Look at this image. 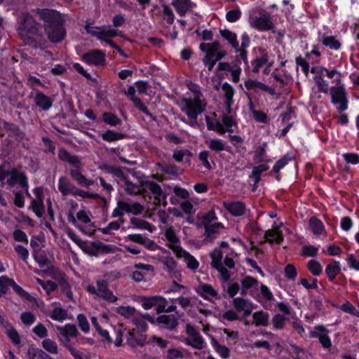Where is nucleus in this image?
Masks as SVG:
<instances>
[{
    "instance_id": "1",
    "label": "nucleus",
    "mask_w": 359,
    "mask_h": 359,
    "mask_svg": "<svg viewBox=\"0 0 359 359\" xmlns=\"http://www.w3.org/2000/svg\"><path fill=\"white\" fill-rule=\"evenodd\" d=\"M39 18L44 22L48 39L53 43L60 42L66 36L65 18L60 13L50 9H38Z\"/></svg>"
},
{
    "instance_id": "2",
    "label": "nucleus",
    "mask_w": 359,
    "mask_h": 359,
    "mask_svg": "<svg viewBox=\"0 0 359 359\" xmlns=\"http://www.w3.org/2000/svg\"><path fill=\"white\" fill-rule=\"evenodd\" d=\"M190 90L191 93L183 97L180 104L182 111L188 116L189 120L182 118V121L191 127H196L198 125V116L205 111L207 102L203 98L198 86H193Z\"/></svg>"
},
{
    "instance_id": "3",
    "label": "nucleus",
    "mask_w": 359,
    "mask_h": 359,
    "mask_svg": "<svg viewBox=\"0 0 359 359\" xmlns=\"http://www.w3.org/2000/svg\"><path fill=\"white\" fill-rule=\"evenodd\" d=\"M41 27L29 13H23L18 18L17 32L26 43L40 42L42 34Z\"/></svg>"
},
{
    "instance_id": "4",
    "label": "nucleus",
    "mask_w": 359,
    "mask_h": 359,
    "mask_svg": "<svg viewBox=\"0 0 359 359\" xmlns=\"http://www.w3.org/2000/svg\"><path fill=\"white\" fill-rule=\"evenodd\" d=\"M123 185L125 191L130 195L141 194L145 196L147 192L151 193L154 196V203L156 204L163 203L166 205V198L163 195L161 187L154 182L145 181L139 184H134L124 178Z\"/></svg>"
},
{
    "instance_id": "5",
    "label": "nucleus",
    "mask_w": 359,
    "mask_h": 359,
    "mask_svg": "<svg viewBox=\"0 0 359 359\" xmlns=\"http://www.w3.org/2000/svg\"><path fill=\"white\" fill-rule=\"evenodd\" d=\"M211 266L219 273V278L222 281H228L231 277L230 269L235 266L234 259L236 254L233 252H228L223 259V253L220 249L216 248L210 253Z\"/></svg>"
},
{
    "instance_id": "6",
    "label": "nucleus",
    "mask_w": 359,
    "mask_h": 359,
    "mask_svg": "<svg viewBox=\"0 0 359 359\" xmlns=\"http://www.w3.org/2000/svg\"><path fill=\"white\" fill-rule=\"evenodd\" d=\"M85 29L90 36L97 38L102 41H105L111 48L121 52V48L116 46L110 39L121 35V32L111 27V26L95 27L94 23L87 22Z\"/></svg>"
},
{
    "instance_id": "7",
    "label": "nucleus",
    "mask_w": 359,
    "mask_h": 359,
    "mask_svg": "<svg viewBox=\"0 0 359 359\" xmlns=\"http://www.w3.org/2000/svg\"><path fill=\"white\" fill-rule=\"evenodd\" d=\"M333 82L335 86L330 88L332 103L339 111H344L348 109V95L341 79H335Z\"/></svg>"
},
{
    "instance_id": "8",
    "label": "nucleus",
    "mask_w": 359,
    "mask_h": 359,
    "mask_svg": "<svg viewBox=\"0 0 359 359\" xmlns=\"http://www.w3.org/2000/svg\"><path fill=\"white\" fill-rule=\"evenodd\" d=\"M81 249L86 254L95 257L101 255L114 254L119 250L116 245L104 244L100 241L90 243L85 242Z\"/></svg>"
},
{
    "instance_id": "9",
    "label": "nucleus",
    "mask_w": 359,
    "mask_h": 359,
    "mask_svg": "<svg viewBox=\"0 0 359 359\" xmlns=\"http://www.w3.org/2000/svg\"><path fill=\"white\" fill-rule=\"evenodd\" d=\"M67 163L74 167V168L70 169L69 174L72 179L74 180L79 184L86 187H89L93 185L94 182L91 180L87 179L81 173L83 164L79 156L72 155Z\"/></svg>"
},
{
    "instance_id": "10",
    "label": "nucleus",
    "mask_w": 359,
    "mask_h": 359,
    "mask_svg": "<svg viewBox=\"0 0 359 359\" xmlns=\"http://www.w3.org/2000/svg\"><path fill=\"white\" fill-rule=\"evenodd\" d=\"M4 182L6 183L11 187L18 185L20 187L25 189L26 194L30 196L28 191V181L27 177L24 172L19 171L15 168H13L10 170L4 171Z\"/></svg>"
},
{
    "instance_id": "11",
    "label": "nucleus",
    "mask_w": 359,
    "mask_h": 359,
    "mask_svg": "<svg viewBox=\"0 0 359 359\" xmlns=\"http://www.w3.org/2000/svg\"><path fill=\"white\" fill-rule=\"evenodd\" d=\"M135 325L136 328L128 330L126 341L132 347L142 346L147 339L144 333L147 329V325L142 322Z\"/></svg>"
},
{
    "instance_id": "12",
    "label": "nucleus",
    "mask_w": 359,
    "mask_h": 359,
    "mask_svg": "<svg viewBox=\"0 0 359 359\" xmlns=\"http://www.w3.org/2000/svg\"><path fill=\"white\" fill-rule=\"evenodd\" d=\"M57 337L59 341L64 346H67L70 344L72 338L77 337L79 332L75 325L68 323L64 326H55Z\"/></svg>"
},
{
    "instance_id": "13",
    "label": "nucleus",
    "mask_w": 359,
    "mask_h": 359,
    "mask_svg": "<svg viewBox=\"0 0 359 359\" xmlns=\"http://www.w3.org/2000/svg\"><path fill=\"white\" fill-rule=\"evenodd\" d=\"M260 283L251 276H246L241 280V294L250 296L255 299H259V289Z\"/></svg>"
},
{
    "instance_id": "14",
    "label": "nucleus",
    "mask_w": 359,
    "mask_h": 359,
    "mask_svg": "<svg viewBox=\"0 0 359 359\" xmlns=\"http://www.w3.org/2000/svg\"><path fill=\"white\" fill-rule=\"evenodd\" d=\"M249 24L252 28L261 32L268 31L273 27L271 15L266 11L261 12L259 15L251 16Z\"/></svg>"
},
{
    "instance_id": "15",
    "label": "nucleus",
    "mask_w": 359,
    "mask_h": 359,
    "mask_svg": "<svg viewBox=\"0 0 359 359\" xmlns=\"http://www.w3.org/2000/svg\"><path fill=\"white\" fill-rule=\"evenodd\" d=\"M68 219L77 229H80L83 232H84L83 229V225L90 226L92 224L91 213L85 208H82L78 211L76 217L73 215V214L69 213L68 215Z\"/></svg>"
},
{
    "instance_id": "16",
    "label": "nucleus",
    "mask_w": 359,
    "mask_h": 359,
    "mask_svg": "<svg viewBox=\"0 0 359 359\" xmlns=\"http://www.w3.org/2000/svg\"><path fill=\"white\" fill-rule=\"evenodd\" d=\"M186 334L187 337L184 343L196 349H202L205 346V341L196 330L190 324L186 325Z\"/></svg>"
},
{
    "instance_id": "17",
    "label": "nucleus",
    "mask_w": 359,
    "mask_h": 359,
    "mask_svg": "<svg viewBox=\"0 0 359 359\" xmlns=\"http://www.w3.org/2000/svg\"><path fill=\"white\" fill-rule=\"evenodd\" d=\"M135 271H133L131 277L135 282L145 281L154 273V266L150 264L138 263L134 265Z\"/></svg>"
},
{
    "instance_id": "18",
    "label": "nucleus",
    "mask_w": 359,
    "mask_h": 359,
    "mask_svg": "<svg viewBox=\"0 0 359 359\" xmlns=\"http://www.w3.org/2000/svg\"><path fill=\"white\" fill-rule=\"evenodd\" d=\"M158 260L163 264L164 269L172 278H175L180 282L182 281V272L178 269L177 264L172 257L170 256L162 257Z\"/></svg>"
},
{
    "instance_id": "19",
    "label": "nucleus",
    "mask_w": 359,
    "mask_h": 359,
    "mask_svg": "<svg viewBox=\"0 0 359 359\" xmlns=\"http://www.w3.org/2000/svg\"><path fill=\"white\" fill-rule=\"evenodd\" d=\"M200 49L205 53V56L210 58L220 60L225 55L226 52L222 49L221 45L218 42L201 43Z\"/></svg>"
},
{
    "instance_id": "20",
    "label": "nucleus",
    "mask_w": 359,
    "mask_h": 359,
    "mask_svg": "<svg viewBox=\"0 0 359 359\" xmlns=\"http://www.w3.org/2000/svg\"><path fill=\"white\" fill-rule=\"evenodd\" d=\"M105 53L98 49L88 51L82 56V60L90 65L100 66L105 63Z\"/></svg>"
},
{
    "instance_id": "21",
    "label": "nucleus",
    "mask_w": 359,
    "mask_h": 359,
    "mask_svg": "<svg viewBox=\"0 0 359 359\" xmlns=\"http://www.w3.org/2000/svg\"><path fill=\"white\" fill-rule=\"evenodd\" d=\"M317 40L323 46L333 50H339L341 48V43L337 36H333L328 32L319 31L318 33Z\"/></svg>"
},
{
    "instance_id": "22",
    "label": "nucleus",
    "mask_w": 359,
    "mask_h": 359,
    "mask_svg": "<svg viewBox=\"0 0 359 359\" xmlns=\"http://www.w3.org/2000/svg\"><path fill=\"white\" fill-rule=\"evenodd\" d=\"M194 290L200 297L208 301L219 298L217 290L210 284L200 283L194 287Z\"/></svg>"
},
{
    "instance_id": "23",
    "label": "nucleus",
    "mask_w": 359,
    "mask_h": 359,
    "mask_svg": "<svg viewBox=\"0 0 359 359\" xmlns=\"http://www.w3.org/2000/svg\"><path fill=\"white\" fill-rule=\"evenodd\" d=\"M244 85L248 90H252L255 93L264 91L267 92L271 95H274L276 94V90L274 88H271L265 83H263L262 82L256 79H247L244 81Z\"/></svg>"
},
{
    "instance_id": "24",
    "label": "nucleus",
    "mask_w": 359,
    "mask_h": 359,
    "mask_svg": "<svg viewBox=\"0 0 359 359\" xmlns=\"http://www.w3.org/2000/svg\"><path fill=\"white\" fill-rule=\"evenodd\" d=\"M236 123L231 115L224 114L221 121H216V131L219 134L233 133Z\"/></svg>"
},
{
    "instance_id": "25",
    "label": "nucleus",
    "mask_w": 359,
    "mask_h": 359,
    "mask_svg": "<svg viewBox=\"0 0 359 359\" xmlns=\"http://www.w3.org/2000/svg\"><path fill=\"white\" fill-rule=\"evenodd\" d=\"M273 62L269 60V53L264 49H259V54L252 61V72L257 73L264 65L272 66Z\"/></svg>"
},
{
    "instance_id": "26",
    "label": "nucleus",
    "mask_w": 359,
    "mask_h": 359,
    "mask_svg": "<svg viewBox=\"0 0 359 359\" xmlns=\"http://www.w3.org/2000/svg\"><path fill=\"white\" fill-rule=\"evenodd\" d=\"M171 5L181 17L191 12L196 6V4L191 0H172Z\"/></svg>"
},
{
    "instance_id": "27",
    "label": "nucleus",
    "mask_w": 359,
    "mask_h": 359,
    "mask_svg": "<svg viewBox=\"0 0 359 359\" xmlns=\"http://www.w3.org/2000/svg\"><path fill=\"white\" fill-rule=\"evenodd\" d=\"M222 91L223 97L224 99V104L226 108V111L228 114H230L231 106L234 102L233 96L235 94V90L231 84L225 82L222 86Z\"/></svg>"
},
{
    "instance_id": "28",
    "label": "nucleus",
    "mask_w": 359,
    "mask_h": 359,
    "mask_svg": "<svg viewBox=\"0 0 359 359\" xmlns=\"http://www.w3.org/2000/svg\"><path fill=\"white\" fill-rule=\"evenodd\" d=\"M232 304L237 311H243L245 316H249L255 309V306L251 301L242 297L234 298Z\"/></svg>"
},
{
    "instance_id": "29",
    "label": "nucleus",
    "mask_w": 359,
    "mask_h": 359,
    "mask_svg": "<svg viewBox=\"0 0 359 359\" xmlns=\"http://www.w3.org/2000/svg\"><path fill=\"white\" fill-rule=\"evenodd\" d=\"M224 208L235 217L243 215L247 210L245 204L241 201H224Z\"/></svg>"
},
{
    "instance_id": "30",
    "label": "nucleus",
    "mask_w": 359,
    "mask_h": 359,
    "mask_svg": "<svg viewBox=\"0 0 359 359\" xmlns=\"http://www.w3.org/2000/svg\"><path fill=\"white\" fill-rule=\"evenodd\" d=\"M282 224H283L281 222L279 224L274 222L271 229L265 232L264 236L268 242L279 244L283 241V236L279 229Z\"/></svg>"
},
{
    "instance_id": "31",
    "label": "nucleus",
    "mask_w": 359,
    "mask_h": 359,
    "mask_svg": "<svg viewBox=\"0 0 359 359\" xmlns=\"http://www.w3.org/2000/svg\"><path fill=\"white\" fill-rule=\"evenodd\" d=\"M177 258L183 259L187 266L191 271H195L199 266V262L197 259L184 249L177 250L175 254Z\"/></svg>"
},
{
    "instance_id": "32",
    "label": "nucleus",
    "mask_w": 359,
    "mask_h": 359,
    "mask_svg": "<svg viewBox=\"0 0 359 359\" xmlns=\"http://www.w3.org/2000/svg\"><path fill=\"white\" fill-rule=\"evenodd\" d=\"M97 295L110 302H115L118 298L110 291L106 283L102 280L97 282Z\"/></svg>"
},
{
    "instance_id": "33",
    "label": "nucleus",
    "mask_w": 359,
    "mask_h": 359,
    "mask_svg": "<svg viewBox=\"0 0 359 359\" xmlns=\"http://www.w3.org/2000/svg\"><path fill=\"white\" fill-rule=\"evenodd\" d=\"M165 237L168 242V247L175 254L177 250H181L182 248L180 246V239L176 236V233L172 228L170 227L165 231Z\"/></svg>"
},
{
    "instance_id": "34",
    "label": "nucleus",
    "mask_w": 359,
    "mask_h": 359,
    "mask_svg": "<svg viewBox=\"0 0 359 359\" xmlns=\"http://www.w3.org/2000/svg\"><path fill=\"white\" fill-rule=\"evenodd\" d=\"M76 188L67 177H61L59 178L58 189L62 196H74Z\"/></svg>"
},
{
    "instance_id": "35",
    "label": "nucleus",
    "mask_w": 359,
    "mask_h": 359,
    "mask_svg": "<svg viewBox=\"0 0 359 359\" xmlns=\"http://www.w3.org/2000/svg\"><path fill=\"white\" fill-rule=\"evenodd\" d=\"M156 323L168 330H173L177 325V318L174 315H161L156 318Z\"/></svg>"
},
{
    "instance_id": "36",
    "label": "nucleus",
    "mask_w": 359,
    "mask_h": 359,
    "mask_svg": "<svg viewBox=\"0 0 359 359\" xmlns=\"http://www.w3.org/2000/svg\"><path fill=\"white\" fill-rule=\"evenodd\" d=\"M115 311L125 318L132 319L135 325L140 323L136 317L135 309L133 306H118L115 309Z\"/></svg>"
},
{
    "instance_id": "37",
    "label": "nucleus",
    "mask_w": 359,
    "mask_h": 359,
    "mask_svg": "<svg viewBox=\"0 0 359 359\" xmlns=\"http://www.w3.org/2000/svg\"><path fill=\"white\" fill-rule=\"evenodd\" d=\"M309 227L316 236L325 235L326 231L323 223L316 217H311L309 221Z\"/></svg>"
},
{
    "instance_id": "38",
    "label": "nucleus",
    "mask_w": 359,
    "mask_h": 359,
    "mask_svg": "<svg viewBox=\"0 0 359 359\" xmlns=\"http://www.w3.org/2000/svg\"><path fill=\"white\" fill-rule=\"evenodd\" d=\"M177 309V306L175 305L171 304L169 305L168 301L165 298L158 296V300L156 304V310L158 313L161 312H173Z\"/></svg>"
},
{
    "instance_id": "39",
    "label": "nucleus",
    "mask_w": 359,
    "mask_h": 359,
    "mask_svg": "<svg viewBox=\"0 0 359 359\" xmlns=\"http://www.w3.org/2000/svg\"><path fill=\"white\" fill-rule=\"evenodd\" d=\"M208 146L210 149L217 152L229 151V147L225 141L217 138L209 140L208 142Z\"/></svg>"
},
{
    "instance_id": "40",
    "label": "nucleus",
    "mask_w": 359,
    "mask_h": 359,
    "mask_svg": "<svg viewBox=\"0 0 359 359\" xmlns=\"http://www.w3.org/2000/svg\"><path fill=\"white\" fill-rule=\"evenodd\" d=\"M34 100L36 104L43 110L50 109L53 104L52 100L42 93H37Z\"/></svg>"
},
{
    "instance_id": "41",
    "label": "nucleus",
    "mask_w": 359,
    "mask_h": 359,
    "mask_svg": "<svg viewBox=\"0 0 359 359\" xmlns=\"http://www.w3.org/2000/svg\"><path fill=\"white\" fill-rule=\"evenodd\" d=\"M253 323L256 326H266L269 320L268 313L260 311L252 314Z\"/></svg>"
},
{
    "instance_id": "42",
    "label": "nucleus",
    "mask_w": 359,
    "mask_h": 359,
    "mask_svg": "<svg viewBox=\"0 0 359 359\" xmlns=\"http://www.w3.org/2000/svg\"><path fill=\"white\" fill-rule=\"evenodd\" d=\"M27 355L29 359H53L44 351L32 346L28 348Z\"/></svg>"
},
{
    "instance_id": "43",
    "label": "nucleus",
    "mask_w": 359,
    "mask_h": 359,
    "mask_svg": "<svg viewBox=\"0 0 359 359\" xmlns=\"http://www.w3.org/2000/svg\"><path fill=\"white\" fill-rule=\"evenodd\" d=\"M341 271L340 264L339 262H333L329 264L326 269L325 273L328 278L331 280H334Z\"/></svg>"
},
{
    "instance_id": "44",
    "label": "nucleus",
    "mask_w": 359,
    "mask_h": 359,
    "mask_svg": "<svg viewBox=\"0 0 359 359\" xmlns=\"http://www.w3.org/2000/svg\"><path fill=\"white\" fill-rule=\"evenodd\" d=\"M221 36L225 39L234 48H238V41H237V36L235 33L229 31V29H220Z\"/></svg>"
},
{
    "instance_id": "45",
    "label": "nucleus",
    "mask_w": 359,
    "mask_h": 359,
    "mask_svg": "<svg viewBox=\"0 0 359 359\" xmlns=\"http://www.w3.org/2000/svg\"><path fill=\"white\" fill-rule=\"evenodd\" d=\"M41 346L43 348L50 354L58 353V346L57 343L51 339L47 338L42 341Z\"/></svg>"
},
{
    "instance_id": "46",
    "label": "nucleus",
    "mask_w": 359,
    "mask_h": 359,
    "mask_svg": "<svg viewBox=\"0 0 359 359\" xmlns=\"http://www.w3.org/2000/svg\"><path fill=\"white\" fill-rule=\"evenodd\" d=\"M33 257L40 267H44L49 264L46 253L42 249H39V250H36V252H33Z\"/></svg>"
},
{
    "instance_id": "47",
    "label": "nucleus",
    "mask_w": 359,
    "mask_h": 359,
    "mask_svg": "<svg viewBox=\"0 0 359 359\" xmlns=\"http://www.w3.org/2000/svg\"><path fill=\"white\" fill-rule=\"evenodd\" d=\"M124 135L121 133H117L111 130H108L105 133L102 134V138L107 142H111L124 137Z\"/></svg>"
},
{
    "instance_id": "48",
    "label": "nucleus",
    "mask_w": 359,
    "mask_h": 359,
    "mask_svg": "<svg viewBox=\"0 0 359 359\" xmlns=\"http://www.w3.org/2000/svg\"><path fill=\"white\" fill-rule=\"evenodd\" d=\"M68 315L66 310L61 307L56 306L52 311L50 318L57 321L62 322L67 319Z\"/></svg>"
},
{
    "instance_id": "49",
    "label": "nucleus",
    "mask_w": 359,
    "mask_h": 359,
    "mask_svg": "<svg viewBox=\"0 0 359 359\" xmlns=\"http://www.w3.org/2000/svg\"><path fill=\"white\" fill-rule=\"evenodd\" d=\"M158 296L142 297H140V303L145 310L151 309L153 307L156 308Z\"/></svg>"
},
{
    "instance_id": "50",
    "label": "nucleus",
    "mask_w": 359,
    "mask_h": 359,
    "mask_svg": "<svg viewBox=\"0 0 359 359\" xmlns=\"http://www.w3.org/2000/svg\"><path fill=\"white\" fill-rule=\"evenodd\" d=\"M102 120L111 126H116L121 123V121L116 115L110 112H104L102 114Z\"/></svg>"
},
{
    "instance_id": "51",
    "label": "nucleus",
    "mask_w": 359,
    "mask_h": 359,
    "mask_svg": "<svg viewBox=\"0 0 359 359\" xmlns=\"http://www.w3.org/2000/svg\"><path fill=\"white\" fill-rule=\"evenodd\" d=\"M122 224V219L111 222L107 226L99 228L98 231L103 234H110L113 231L118 230Z\"/></svg>"
},
{
    "instance_id": "52",
    "label": "nucleus",
    "mask_w": 359,
    "mask_h": 359,
    "mask_svg": "<svg viewBox=\"0 0 359 359\" xmlns=\"http://www.w3.org/2000/svg\"><path fill=\"white\" fill-rule=\"evenodd\" d=\"M123 208H125L126 212H130L133 215L140 214L143 210V206L139 203H134L132 204L124 202L123 204Z\"/></svg>"
},
{
    "instance_id": "53",
    "label": "nucleus",
    "mask_w": 359,
    "mask_h": 359,
    "mask_svg": "<svg viewBox=\"0 0 359 359\" xmlns=\"http://www.w3.org/2000/svg\"><path fill=\"white\" fill-rule=\"evenodd\" d=\"M250 109L253 115L254 118L259 123H266L268 122L267 115L262 111L254 109L252 102L249 104Z\"/></svg>"
},
{
    "instance_id": "54",
    "label": "nucleus",
    "mask_w": 359,
    "mask_h": 359,
    "mask_svg": "<svg viewBox=\"0 0 359 359\" xmlns=\"http://www.w3.org/2000/svg\"><path fill=\"white\" fill-rule=\"evenodd\" d=\"M268 169L269 166L266 164H261L255 166L252 169L250 177H253L255 179V183L257 184L260 180L262 173Z\"/></svg>"
},
{
    "instance_id": "55",
    "label": "nucleus",
    "mask_w": 359,
    "mask_h": 359,
    "mask_svg": "<svg viewBox=\"0 0 359 359\" xmlns=\"http://www.w3.org/2000/svg\"><path fill=\"white\" fill-rule=\"evenodd\" d=\"M191 152L187 149H180L174 151L173 158L178 162L189 161L191 156Z\"/></svg>"
},
{
    "instance_id": "56",
    "label": "nucleus",
    "mask_w": 359,
    "mask_h": 359,
    "mask_svg": "<svg viewBox=\"0 0 359 359\" xmlns=\"http://www.w3.org/2000/svg\"><path fill=\"white\" fill-rule=\"evenodd\" d=\"M261 298L267 300V301H271L273 299V295L269 288L262 283H260V287L259 289V299Z\"/></svg>"
},
{
    "instance_id": "57",
    "label": "nucleus",
    "mask_w": 359,
    "mask_h": 359,
    "mask_svg": "<svg viewBox=\"0 0 359 359\" xmlns=\"http://www.w3.org/2000/svg\"><path fill=\"white\" fill-rule=\"evenodd\" d=\"M163 8V19L166 21V22L169 25H172L175 20V15L172 10L165 4L162 6Z\"/></svg>"
},
{
    "instance_id": "58",
    "label": "nucleus",
    "mask_w": 359,
    "mask_h": 359,
    "mask_svg": "<svg viewBox=\"0 0 359 359\" xmlns=\"http://www.w3.org/2000/svg\"><path fill=\"white\" fill-rule=\"evenodd\" d=\"M314 81L319 91L325 94L329 93V83L327 81H325L321 76L314 77Z\"/></svg>"
},
{
    "instance_id": "59",
    "label": "nucleus",
    "mask_w": 359,
    "mask_h": 359,
    "mask_svg": "<svg viewBox=\"0 0 359 359\" xmlns=\"http://www.w3.org/2000/svg\"><path fill=\"white\" fill-rule=\"evenodd\" d=\"M177 280L175 278H173V280L172 282V284L170 285V288L168 291V292H182V294H186L189 292V288L184 285L178 283Z\"/></svg>"
},
{
    "instance_id": "60",
    "label": "nucleus",
    "mask_w": 359,
    "mask_h": 359,
    "mask_svg": "<svg viewBox=\"0 0 359 359\" xmlns=\"http://www.w3.org/2000/svg\"><path fill=\"white\" fill-rule=\"evenodd\" d=\"M308 268L314 276H319L323 271V267L320 262L314 259L309 262Z\"/></svg>"
},
{
    "instance_id": "61",
    "label": "nucleus",
    "mask_w": 359,
    "mask_h": 359,
    "mask_svg": "<svg viewBox=\"0 0 359 359\" xmlns=\"http://www.w3.org/2000/svg\"><path fill=\"white\" fill-rule=\"evenodd\" d=\"M242 13L239 8L230 10L226 13V20L229 22H235L241 17Z\"/></svg>"
},
{
    "instance_id": "62",
    "label": "nucleus",
    "mask_w": 359,
    "mask_h": 359,
    "mask_svg": "<svg viewBox=\"0 0 359 359\" xmlns=\"http://www.w3.org/2000/svg\"><path fill=\"white\" fill-rule=\"evenodd\" d=\"M32 208L36 216L41 217L44 210L43 199L32 200Z\"/></svg>"
},
{
    "instance_id": "63",
    "label": "nucleus",
    "mask_w": 359,
    "mask_h": 359,
    "mask_svg": "<svg viewBox=\"0 0 359 359\" xmlns=\"http://www.w3.org/2000/svg\"><path fill=\"white\" fill-rule=\"evenodd\" d=\"M340 309L346 313H350L353 316L359 317V311L355 309V307L348 302L341 304L340 306Z\"/></svg>"
},
{
    "instance_id": "64",
    "label": "nucleus",
    "mask_w": 359,
    "mask_h": 359,
    "mask_svg": "<svg viewBox=\"0 0 359 359\" xmlns=\"http://www.w3.org/2000/svg\"><path fill=\"white\" fill-rule=\"evenodd\" d=\"M184 358V353L181 349L170 348L168 350L167 359H182Z\"/></svg>"
}]
</instances>
